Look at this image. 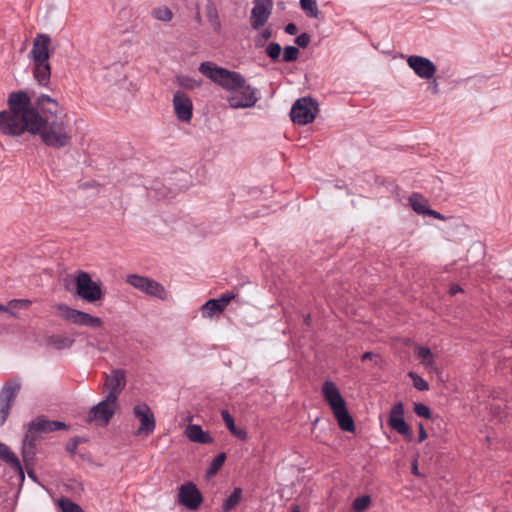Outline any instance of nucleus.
Here are the masks:
<instances>
[{"label":"nucleus","instance_id":"a211bd4d","mask_svg":"<svg viewBox=\"0 0 512 512\" xmlns=\"http://www.w3.org/2000/svg\"><path fill=\"white\" fill-rule=\"evenodd\" d=\"M173 107L179 121L188 123L193 116V103L191 98L184 92L178 90L173 95Z\"/></svg>","mask_w":512,"mask_h":512},{"label":"nucleus","instance_id":"412c9836","mask_svg":"<svg viewBox=\"0 0 512 512\" xmlns=\"http://www.w3.org/2000/svg\"><path fill=\"white\" fill-rule=\"evenodd\" d=\"M236 297V293L233 291H229L226 293H223L219 298L215 299H209L205 304L202 306V315L203 317H212L216 313L223 312L228 304Z\"/></svg>","mask_w":512,"mask_h":512},{"label":"nucleus","instance_id":"09e8293b","mask_svg":"<svg viewBox=\"0 0 512 512\" xmlns=\"http://www.w3.org/2000/svg\"><path fill=\"white\" fill-rule=\"evenodd\" d=\"M284 31L286 34L288 35H295L297 32H298V28L296 26V24L294 23H288L285 27H284Z\"/></svg>","mask_w":512,"mask_h":512},{"label":"nucleus","instance_id":"864d4df0","mask_svg":"<svg viewBox=\"0 0 512 512\" xmlns=\"http://www.w3.org/2000/svg\"><path fill=\"white\" fill-rule=\"evenodd\" d=\"M374 353L372 352H365L362 356H361V360L362 361H366V360H370L374 357Z\"/></svg>","mask_w":512,"mask_h":512},{"label":"nucleus","instance_id":"5701e85b","mask_svg":"<svg viewBox=\"0 0 512 512\" xmlns=\"http://www.w3.org/2000/svg\"><path fill=\"white\" fill-rule=\"evenodd\" d=\"M0 460L5 462L13 471L18 473L24 479L22 464L16 454L4 443L0 441Z\"/></svg>","mask_w":512,"mask_h":512},{"label":"nucleus","instance_id":"7c9ffc66","mask_svg":"<svg viewBox=\"0 0 512 512\" xmlns=\"http://www.w3.org/2000/svg\"><path fill=\"white\" fill-rule=\"evenodd\" d=\"M301 9L307 14L310 18H318L319 10L317 7L316 0H300Z\"/></svg>","mask_w":512,"mask_h":512},{"label":"nucleus","instance_id":"2eb2a0df","mask_svg":"<svg viewBox=\"0 0 512 512\" xmlns=\"http://www.w3.org/2000/svg\"><path fill=\"white\" fill-rule=\"evenodd\" d=\"M259 100V90L247 83L240 88L239 95L227 99L229 106L234 109L253 107Z\"/></svg>","mask_w":512,"mask_h":512},{"label":"nucleus","instance_id":"c756f323","mask_svg":"<svg viewBox=\"0 0 512 512\" xmlns=\"http://www.w3.org/2000/svg\"><path fill=\"white\" fill-rule=\"evenodd\" d=\"M151 15L153 18L163 22H169L173 18V13L170 8L167 6H161L153 8L151 11Z\"/></svg>","mask_w":512,"mask_h":512},{"label":"nucleus","instance_id":"bf43d9fd","mask_svg":"<svg viewBox=\"0 0 512 512\" xmlns=\"http://www.w3.org/2000/svg\"><path fill=\"white\" fill-rule=\"evenodd\" d=\"M309 319H310V317H309V316H307V317L305 318V323H307V324H308V323H309Z\"/></svg>","mask_w":512,"mask_h":512},{"label":"nucleus","instance_id":"f257e3e1","mask_svg":"<svg viewBox=\"0 0 512 512\" xmlns=\"http://www.w3.org/2000/svg\"><path fill=\"white\" fill-rule=\"evenodd\" d=\"M9 110L0 112V133L8 136H20L24 132L38 130L36 121L41 120L33 110V102L28 92H11L7 100Z\"/></svg>","mask_w":512,"mask_h":512},{"label":"nucleus","instance_id":"79ce46f5","mask_svg":"<svg viewBox=\"0 0 512 512\" xmlns=\"http://www.w3.org/2000/svg\"><path fill=\"white\" fill-rule=\"evenodd\" d=\"M178 83L180 86L186 89H194L200 86V81H197L188 76H182L178 78Z\"/></svg>","mask_w":512,"mask_h":512},{"label":"nucleus","instance_id":"3c124183","mask_svg":"<svg viewBox=\"0 0 512 512\" xmlns=\"http://www.w3.org/2000/svg\"><path fill=\"white\" fill-rule=\"evenodd\" d=\"M429 90L431 91L432 94L439 93V85L435 79L433 80V82L430 83Z\"/></svg>","mask_w":512,"mask_h":512},{"label":"nucleus","instance_id":"393cba45","mask_svg":"<svg viewBox=\"0 0 512 512\" xmlns=\"http://www.w3.org/2000/svg\"><path fill=\"white\" fill-rule=\"evenodd\" d=\"M222 419L227 427V429L237 438L241 440H245L247 438V433L243 429H239L236 427L234 418L227 410H222L221 412Z\"/></svg>","mask_w":512,"mask_h":512},{"label":"nucleus","instance_id":"6e6d98bb","mask_svg":"<svg viewBox=\"0 0 512 512\" xmlns=\"http://www.w3.org/2000/svg\"><path fill=\"white\" fill-rule=\"evenodd\" d=\"M5 312L9 313L13 317H17V314L14 311H12L11 309H9V308H8V311H5Z\"/></svg>","mask_w":512,"mask_h":512},{"label":"nucleus","instance_id":"6ab92c4d","mask_svg":"<svg viewBox=\"0 0 512 512\" xmlns=\"http://www.w3.org/2000/svg\"><path fill=\"white\" fill-rule=\"evenodd\" d=\"M407 64L421 79L429 80L436 73L435 64L429 58L423 56L411 55L407 59Z\"/></svg>","mask_w":512,"mask_h":512},{"label":"nucleus","instance_id":"1a4fd4ad","mask_svg":"<svg viewBox=\"0 0 512 512\" xmlns=\"http://www.w3.org/2000/svg\"><path fill=\"white\" fill-rule=\"evenodd\" d=\"M33 110L38 113L43 121L57 119L65 114L57 100L46 94H40L35 98Z\"/></svg>","mask_w":512,"mask_h":512},{"label":"nucleus","instance_id":"f704fd0d","mask_svg":"<svg viewBox=\"0 0 512 512\" xmlns=\"http://www.w3.org/2000/svg\"><path fill=\"white\" fill-rule=\"evenodd\" d=\"M408 377L413 381V386L418 391H427L429 390V384L428 382L423 379L420 375H418L416 372L410 371L408 372Z\"/></svg>","mask_w":512,"mask_h":512},{"label":"nucleus","instance_id":"c9c22d12","mask_svg":"<svg viewBox=\"0 0 512 512\" xmlns=\"http://www.w3.org/2000/svg\"><path fill=\"white\" fill-rule=\"evenodd\" d=\"M299 49L295 46H292V45H288V46H285L284 49H283V56H282V60L284 62H294L298 59L299 57Z\"/></svg>","mask_w":512,"mask_h":512},{"label":"nucleus","instance_id":"2f4dec72","mask_svg":"<svg viewBox=\"0 0 512 512\" xmlns=\"http://www.w3.org/2000/svg\"><path fill=\"white\" fill-rule=\"evenodd\" d=\"M281 52L282 48L277 42H270L265 45V53L273 62H278L280 60Z\"/></svg>","mask_w":512,"mask_h":512},{"label":"nucleus","instance_id":"c85d7f7f","mask_svg":"<svg viewBox=\"0 0 512 512\" xmlns=\"http://www.w3.org/2000/svg\"><path fill=\"white\" fill-rule=\"evenodd\" d=\"M73 343L74 339L66 336L52 335L48 338V344L58 350L70 348L73 345Z\"/></svg>","mask_w":512,"mask_h":512},{"label":"nucleus","instance_id":"a18cd8bd","mask_svg":"<svg viewBox=\"0 0 512 512\" xmlns=\"http://www.w3.org/2000/svg\"><path fill=\"white\" fill-rule=\"evenodd\" d=\"M36 432H30V430L28 429L27 430V433L25 434L24 438H23V441H22V446H30V447H36V437H35V434Z\"/></svg>","mask_w":512,"mask_h":512},{"label":"nucleus","instance_id":"13d9d810","mask_svg":"<svg viewBox=\"0 0 512 512\" xmlns=\"http://www.w3.org/2000/svg\"><path fill=\"white\" fill-rule=\"evenodd\" d=\"M0 311H8L7 306L0 304Z\"/></svg>","mask_w":512,"mask_h":512},{"label":"nucleus","instance_id":"20e7f679","mask_svg":"<svg viewBox=\"0 0 512 512\" xmlns=\"http://www.w3.org/2000/svg\"><path fill=\"white\" fill-rule=\"evenodd\" d=\"M322 395L332 410L339 428L345 432H354V420L350 415L346 402L335 383L330 380H326L322 386Z\"/></svg>","mask_w":512,"mask_h":512},{"label":"nucleus","instance_id":"e433bc0d","mask_svg":"<svg viewBox=\"0 0 512 512\" xmlns=\"http://www.w3.org/2000/svg\"><path fill=\"white\" fill-rule=\"evenodd\" d=\"M58 504L62 512H82V508L68 498H61Z\"/></svg>","mask_w":512,"mask_h":512},{"label":"nucleus","instance_id":"cd10ccee","mask_svg":"<svg viewBox=\"0 0 512 512\" xmlns=\"http://www.w3.org/2000/svg\"><path fill=\"white\" fill-rule=\"evenodd\" d=\"M409 203L412 209L419 215H425L428 210L427 201L418 193H413L409 197Z\"/></svg>","mask_w":512,"mask_h":512},{"label":"nucleus","instance_id":"a19ab883","mask_svg":"<svg viewBox=\"0 0 512 512\" xmlns=\"http://www.w3.org/2000/svg\"><path fill=\"white\" fill-rule=\"evenodd\" d=\"M85 438L83 437H80V436H75L73 438H71L67 443H66V450L67 452L71 455V456H74L76 454V451H77V448H78V445L82 442H85Z\"/></svg>","mask_w":512,"mask_h":512},{"label":"nucleus","instance_id":"c03bdc74","mask_svg":"<svg viewBox=\"0 0 512 512\" xmlns=\"http://www.w3.org/2000/svg\"><path fill=\"white\" fill-rule=\"evenodd\" d=\"M311 41V37L308 33H302L295 38V43L300 48H306Z\"/></svg>","mask_w":512,"mask_h":512},{"label":"nucleus","instance_id":"de8ad7c7","mask_svg":"<svg viewBox=\"0 0 512 512\" xmlns=\"http://www.w3.org/2000/svg\"><path fill=\"white\" fill-rule=\"evenodd\" d=\"M418 429H419L418 442L421 443L427 439L428 435H427V432L421 422L418 424Z\"/></svg>","mask_w":512,"mask_h":512},{"label":"nucleus","instance_id":"603ef678","mask_svg":"<svg viewBox=\"0 0 512 512\" xmlns=\"http://www.w3.org/2000/svg\"><path fill=\"white\" fill-rule=\"evenodd\" d=\"M461 291H462V288L459 285H452L449 289V293L452 296L456 295L458 292H461Z\"/></svg>","mask_w":512,"mask_h":512},{"label":"nucleus","instance_id":"72a5a7b5","mask_svg":"<svg viewBox=\"0 0 512 512\" xmlns=\"http://www.w3.org/2000/svg\"><path fill=\"white\" fill-rule=\"evenodd\" d=\"M371 503L369 495H362L355 498L352 502V509L354 512H363L366 510Z\"/></svg>","mask_w":512,"mask_h":512},{"label":"nucleus","instance_id":"6e6552de","mask_svg":"<svg viewBox=\"0 0 512 512\" xmlns=\"http://www.w3.org/2000/svg\"><path fill=\"white\" fill-rule=\"evenodd\" d=\"M55 308L61 318L71 321L74 324L92 328H100L103 326L101 318L92 316L87 312L73 309L66 304H57Z\"/></svg>","mask_w":512,"mask_h":512},{"label":"nucleus","instance_id":"39448f33","mask_svg":"<svg viewBox=\"0 0 512 512\" xmlns=\"http://www.w3.org/2000/svg\"><path fill=\"white\" fill-rule=\"evenodd\" d=\"M199 72L229 92H236L246 83L245 77L236 71L217 66L213 62H202Z\"/></svg>","mask_w":512,"mask_h":512},{"label":"nucleus","instance_id":"dca6fc26","mask_svg":"<svg viewBox=\"0 0 512 512\" xmlns=\"http://www.w3.org/2000/svg\"><path fill=\"white\" fill-rule=\"evenodd\" d=\"M133 413L141 422L137 430V435H150L154 432L156 427L155 417L150 407L145 403L137 404L133 408Z\"/></svg>","mask_w":512,"mask_h":512},{"label":"nucleus","instance_id":"9b49d317","mask_svg":"<svg viewBox=\"0 0 512 512\" xmlns=\"http://www.w3.org/2000/svg\"><path fill=\"white\" fill-rule=\"evenodd\" d=\"M127 283L134 288L161 300H164L167 297L164 286L148 277L132 274L127 277Z\"/></svg>","mask_w":512,"mask_h":512},{"label":"nucleus","instance_id":"5fc2aeb1","mask_svg":"<svg viewBox=\"0 0 512 512\" xmlns=\"http://www.w3.org/2000/svg\"><path fill=\"white\" fill-rule=\"evenodd\" d=\"M412 473L414 475H419L418 468L416 462L412 465Z\"/></svg>","mask_w":512,"mask_h":512},{"label":"nucleus","instance_id":"473e14b6","mask_svg":"<svg viewBox=\"0 0 512 512\" xmlns=\"http://www.w3.org/2000/svg\"><path fill=\"white\" fill-rule=\"evenodd\" d=\"M226 460V454L225 453H219L210 463L208 469H207V476H213L215 475L220 468L223 466L224 462Z\"/></svg>","mask_w":512,"mask_h":512},{"label":"nucleus","instance_id":"ea45409f","mask_svg":"<svg viewBox=\"0 0 512 512\" xmlns=\"http://www.w3.org/2000/svg\"><path fill=\"white\" fill-rule=\"evenodd\" d=\"M414 412L418 417H423L425 419L432 418V412L430 408L423 403H414Z\"/></svg>","mask_w":512,"mask_h":512},{"label":"nucleus","instance_id":"49530a36","mask_svg":"<svg viewBox=\"0 0 512 512\" xmlns=\"http://www.w3.org/2000/svg\"><path fill=\"white\" fill-rule=\"evenodd\" d=\"M31 301L28 299H13L9 301L8 306L13 308H28Z\"/></svg>","mask_w":512,"mask_h":512},{"label":"nucleus","instance_id":"aec40b11","mask_svg":"<svg viewBox=\"0 0 512 512\" xmlns=\"http://www.w3.org/2000/svg\"><path fill=\"white\" fill-rule=\"evenodd\" d=\"M179 502L185 507L195 510L202 503V495L196 485L192 482L183 484L179 489Z\"/></svg>","mask_w":512,"mask_h":512},{"label":"nucleus","instance_id":"4be33fe9","mask_svg":"<svg viewBox=\"0 0 512 512\" xmlns=\"http://www.w3.org/2000/svg\"><path fill=\"white\" fill-rule=\"evenodd\" d=\"M30 432L50 433L59 430H67L68 425L58 420H49L45 416H38L35 420L27 424Z\"/></svg>","mask_w":512,"mask_h":512},{"label":"nucleus","instance_id":"7ed1b4c3","mask_svg":"<svg viewBox=\"0 0 512 512\" xmlns=\"http://www.w3.org/2000/svg\"><path fill=\"white\" fill-rule=\"evenodd\" d=\"M66 114L63 117L53 120H41L36 121L38 130L35 132H29L33 135H39L43 144L54 149H61L68 146L72 139L71 129L68 123L64 120Z\"/></svg>","mask_w":512,"mask_h":512},{"label":"nucleus","instance_id":"f3484780","mask_svg":"<svg viewBox=\"0 0 512 512\" xmlns=\"http://www.w3.org/2000/svg\"><path fill=\"white\" fill-rule=\"evenodd\" d=\"M273 9V0H254L250 23L255 30L260 29L268 21Z\"/></svg>","mask_w":512,"mask_h":512},{"label":"nucleus","instance_id":"4c0bfd02","mask_svg":"<svg viewBox=\"0 0 512 512\" xmlns=\"http://www.w3.org/2000/svg\"><path fill=\"white\" fill-rule=\"evenodd\" d=\"M273 32L270 28L263 29L256 37H255V46L257 48L264 47L267 40L272 38Z\"/></svg>","mask_w":512,"mask_h":512},{"label":"nucleus","instance_id":"37998d69","mask_svg":"<svg viewBox=\"0 0 512 512\" xmlns=\"http://www.w3.org/2000/svg\"><path fill=\"white\" fill-rule=\"evenodd\" d=\"M21 454H22L23 461L27 463V462L33 460V458L35 456V447L22 446Z\"/></svg>","mask_w":512,"mask_h":512},{"label":"nucleus","instance_id":"052dcab7","mask_svg":"<svg viewBox=\"0 0 512 512\" xmlns=\"http://www.w3.org/2000/svg\"><path fill=\"white\" fill-rule=\"evenodd\" d=\"M291 512H300L299 508L296 507L294 510H292Z\"/></svg>","mask_w":512,"mask_h":512},{"label":"nucleus","instance_id":"a878e982","mask_svg":"<svg viewBox=\"0 0 512 512\" xmlns=\"http://www.w3.org/2000/svg\"><path fill=\"white\" fill-rule=\"evenodd\" d=\"M206 17L215 32L221 29V22L216 5L213 2H208L206 5Z\"/></svg>","mask_w":512,"mask_h":512},{"label":"nucleus","instance_id":"bb28decb","mask_svg":"<svg viewBox=\"0 0 512 512\" xmlns=\"http://www.w3.org/2000/svg\"><path fill=\"white\" fill-rule=\"evenodd\" d=\"M242 498V489L240 487L234 488L232 493L224 500L222 504V511L229 512L240 502Z\"/></svg>","mask_w":512,"mask_h":512},{"label":"nucleus","instance_id":"0eeeda50","mask_svg":"<svg viewBox=\"0 0 512 512\" xmlns=\"http://www.w3.org/2000/svg\"><path fill=\"white\" fill-rule=\"evenodd\" d=\"M318 112V103L311 97H302L292 105L291 120L299 125L311 123Z\"/></svg>","mask_w":512,"mask_h":512},{"label":"nucleus","instance_id":"58836bf2","mask_svg":"<svg viewBox=\"0 0 512 512\" xmlns=\"http://www.w3.org/2000/svg\"><path fill=\"white\" fill-rule=\"evenodd\" d=\"M417 356L425 365H430L433 361V355L428 347L421 346L417 349Z\"/></svg>","mask_w":512,"mask_h":512},{"label":"nucleus","instance_id":"f03ea898","mask_svg":"<svg viewBox=\"0 0 512 512\" xmlns=\"http://www.w3.org/2000/svg\"><path fill=\"white\" fill-rule=\"evenodd\" d=\"M51 37L39 33L33 40V46L28 57L33 62V77L40 86L47 87L51 77L50 58Z\"/></svg>","mask_w":512,"mask_h":512},{"label":"nucleus","instance_id":"8fccbe9b","mask_svg":"<svg viewBox=\"0 0 512 512\" xmlns=\"http://www.w3.org/2000/svg\"><path fill=\"white\" fill-rule=\"evenodd\" d=\"M425 215L431 216V217L439 219V220H445L446 219L445 216H443L441 213H439L436 210L430 209V208H428V210L426 211Z\"/></svg>","mask_w":512,"mask_h":512},{"label":"nucleus","instance_id":"9d476101","mask_svg":"<svg viewBox=\"0 0 512 512\" xmlns=\"http://www.w3.org/2000/svg\"><path fill=\"white\" fill-rule=\"evenodd\" d=\"M21 388L19 380L12 379L0 390V426H3L9 416L12 404Z\"/></svg>","mask_w":512,"mask_h":512},{"label":"nucleus","instance_id":"ddd939ff","mask_svg":"<svg viewBox=\"0 0 512 512\" xmlns=\"http://www.w3.org/2000/svg\"><path fill=\"white\" fill-rule=\"evenodd\" d=\"M388 424L393 430L404 436L406 441H412L413 433L410 426L404 419V404L401 401L392 406L388 418Z\"/></svg>","mask_w":512,"mask_h":512},{"label":"nucleus","instance_id":"4d7b16f0","mask_svg":"<svg viewBox=\"0 0 512 512\" xmlns=\"http://www.w3.org/2000/svg\"><path fill=\"white\" fill-rule=\"evenodd\" d=\"M28 475H29L30 478H32L34 480L36 479V475H35V473L33 471L28 472Z\"/></svg>","mask_w":512,"mask_h":512},{"label":"nucleus","instance_id":"f8f14e48","mask_svg":"<svg viewBox=\"0 0 512 512\" xmlns=\"http://www.w3.org/2000/svg\"><path fill=\"white\" fill-rule=\"evenodd\" d=\"M117 408V403L104 398L98 404L93 406L87 416L88 422H96L99 425L106 426L113 418Z\"/></svg>","mask_w":512,"mask_h":512},{"label":"nucleus","instance_id":"4468645a","mask_svg":"<svg viewBox=\"0 0 512 512\" xmlns=\"http://www.w3.org/2000/svg\"><path fill=\"white\" fill-rule=\"evenodd\" d=\"M126 372L123 369H113L110 375L106 374L104 387L107 391L106 398L117 403L118 397L126 386Z\"/></svg>","mask_w":512,"mask_h":512},{"label":"nucleus","instance_id":"b1692460","mask_svg":"<svg viewBox=\"0 0 512 512\" xmlns=\"http://www.w3.org/2000/svg\"><path fill=\"white\" fill-rule=\"evenodd\" d=\"M185 434L190 441L195 443L210 444L213 442V438L208 432L204 431L200 425H188Z\"/></svg>","mask_w":512,"mask_h":512},{"label":"nucleus","instance_id":"423d86ee","mask_svg":"<svg viewBox=\"0 0 512 512\" xmlns=\"http://www.w3.org/2000/svg\"><path fill=\"white\" fill-rule=\"evenodd\" d=\"M76 294L89 303H95L104 296L98 282L92 280L91 275L85 271H79L75 277Z\"/></svg>","mask_w":512,"mask_h":512}]
</instances>
